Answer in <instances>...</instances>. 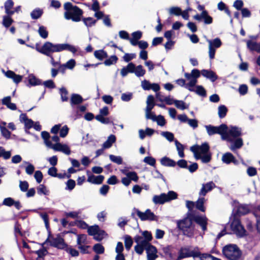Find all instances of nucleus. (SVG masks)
<instances>
[{
    "label": "nucleus",
    "mask_w": 260,
    "mask_h": 260,
    "mask_svg": "<svg viewBox=\"0 0 260 260\" xmlns=\"http://www.w3.org/2000/svg\"><path fill=\"white\" fill-rule=\"evenodd\" d=\"M65 12L64 17L67 20H72L74 22H79L83 14V11L76 6H73L70 2L66 3L63 5Z\"/></svg>",
    "instance_id": "obj_1"
},
{
    "label": "nucleus",
    "mask_w": 260,
    "mask_h": 260,
    "mask_svg": "<svg viewBox=\"0 0 260 260\" xmlns=\"http://www.w3.org/2000/svg\"><path fill=\"white\" fill-rule=\"evenodd\" d=\"M178 228L183 232V235L188 237L194 235V226L192 224L191 219L188 216L181 220L177 221Z\"/></svg>",
    "instance_id": "obj_2"
},
{
    "label": "nucleus",
    "mask_w": 260,
    "mask_h": 260,
    "mask_svg": "<svg viewBox=\"0 0 260 260\" xmlns=\"http://www.w3.org/2000/svg\"><path fill=\"white\" fill-rule=\"evenodd\" d=\"M201 252L198 247H192L189 246L181 247L178 251V256L176 260H181L182 259L193 257H201Z\"/></svg>",
    "instance_id": "obj_3"
},
{
    "label": "nucleus",
    "mask_w": 260,
    "mask_h": 260,
    "mask_svg": "<svg viewBox=\"0 0 260 260\" xmlns=\"http://www.w3.org/2000/svg\"><path fill=\"white\" fill-rule=\"evenodd\" d=\"M241 135L242 129L241 128L235 126H228V128L222 135V140H226L228 142H233L235 139L240 137Z\"/></svg>",
    "instance_id": "obj_4"
},
{
    "label": "nucleus",
    "mask_w": 260,
    "mask_h": 260,
    "mask_svg": "<svg viewBox=\"0 0 260 260\" xmlns=\"http://www.w3.org/2000/svg\"><path fill=\"white\" fill-rule=\"evenodd\" d=\"M223 255L230 260H237L241 256V252L236 245L230 244L223 248Z\"/></svg>",
    "instance_id": "obj_5"
},
{
    "label": "nucleus",
    "mask_w": 260,
    "mask_h": 260,
    "mask_svg": "<svg viewBox=\"0 0 260 260\" xmlns=\"http://www.w3.org/2000/svg\"><path fill=\"white\" fill-rule=\"evenodd\" d=\"M177 194L174 191H169L167 193H162L160 195H155L152 198L154 204H164L177 198Z\"/></svg>",
    "instance_id": "obj_6"
},
{
    "label": "nucleus",
    "mask_w": 260,
    "mask_h": 260,
    "mask_svg": "<svg viewBox=\"0 0 260 260\" xmlns=\"http://www.w3.org/2000/svg\"><path fill=\"white\" fill-rule=\"evenodd\" d=\"M49 45L50 48V53L66 50L75 54L77 51V48L75 46L68 43L54 44L50 42Z\"/></svg>",
    "instance_id": "obj_7"
},
{
    "label": "nucleus",
    "mask_w": 260,
    "mask_h": 260,
    "mask_svg": "<svg viewBox=\"0 0 260 260\" xmlns=\"http://www.w3.org/2000/svg\"><path fill=\"white\" fill-rule=\"evenodd\" d=\"M201 72L198 69H193L190 73H185V77L189 81L185 86V88L189 90H192V87L195 86L197 82L198 78L200 76Z\"/></svg>",
    "instance_id": "obj_8"
},
{
    "label": "nucleus",
    "mask_w": 260,
    "mask_h": 260,
    "mask_svg": "<svg viewBox=\"0 0 260 260\" xmlns=\"http://www.w3.org/2000/svg\"><path fill=\"white\" fill-rule=\"evenodd\" d=\"M205 127L209 136H211L215 134H219L221 135V139H222V135L228 128V126L225 124H221L218 126L209 124L205 125Z\"/></svg>",
    "instance_id": "obj_9"
},
{
    "label": "nucleus",
    "mask_w": 260,
    "mask_h": 260,
    "mask_svg": "<svg viewBox=\"0 0 260 260\" xmlns=\"http://www.w3.org/2000/svg\"><path fill=\"white\" fill-rule=\"evenodd\" d=\"M230 227L233 233L238 237H242L245 235L246 231L238 219L234 218L231 223Z\"/></svg>",
    "instance_id": "obj_10"
},
{
    "label": "nucleus",
    "mask_w": 260,
    "mask_h": 260,
    "mask_svg": "<svg viewBox=\"0 0 260 260\" xmlns=\"http://www.w3.org/2000/svg\"><path fill=\"white\" fill-rule=\"evenodd\" d=\"M207 41L209 44V58L210 59H212L214 58L216 49L221 46L222 42L218 38L212 40L208 39Z\"/></svg>",
    "instance_id": "obj_11"
},
{
    "label": "nucleus",
    "mask_w": 260,
    "mask_h": 260,
    "mask_svg": "<svg viewBox=\"0 0 260 260\" xmlns=\"http://www.w3.org/2000/svg\"><path fill=\"white\" fill-rule=\"evenodd\" d=\"M146 107L145 109V118L148 119L155 113L152 112V110L156 105L154 102V98L152 95H149L146 100Z\"/></svg>",
    "instance_id": "obj_12"
},
{
    "label": "nucleus",
    "mask_w": 260,
    "mask_h": 260,
    "mask_svg": "<svg viewBox=\"0 0 260 260\" xmlns=\"http://www.w3.org/2000/svg\"><path fill=\"white\" fill-rule=\"evenodd\" d=\"M134 211L142 221L156 220V216L150 209H147L144 212L140 211L139 209L134 208Z\"/></svg>",
    "instance_id": "obj_13"
},
{
    "label": "nucleus",
    "mask_w": 260,
    "mask_h": 260,
    "mask_svg": "<svg viewBox=\"0 0 260 260\" xmlns=\"http://www.w3.org/2000/svg\"><path fill=\"white\" fill-rule=\"evenodd\" d=\"M190 150L195 154L202 155L210 153L209 151V146L207 143H204L201 145H193L190 147Z\"/></svg>",
    "instance_id": "obj_14"
},
{
    "label": "nucleus",
    "mask_w": 260,
    "mask_h": 260,
    "mask_svg": "<svg viewBox=\"0 0 260 260\" xmlns=\"http://www.w3.org/2000/svg\"><path fill=\"white\" fill-rule=\"evenodd\" d=\"M193 19L199 22L204 21L205 24H210L213 22V19L207 11H203L201 14H197L193 16Z\"/></svg>",
    "instance_id": "obj_15"
},
{
    "label": "nucleus",
    "mask_w": 260,
    "mask_h": 260,
    "mask_svg": "<svg viewBox=\"0 0 260 260\" xmlns=\"http://www.w3.org/2000/svg\"><path fill=\"white\" fill-rule=\"evenodd\" d=\"M192 218L201 227L204 232L207 230L208 218L205 216L194 215Z\"/></svg>",
    "instance_id": "obj_16"
},
{
    "label": "nucleus",
    "mask_w": 260,
    "mask_h": 260,
    "mask_svg": "<svg viewBox=\"0 0 260 260\" xmlns=\"http://www.w3.org/2000/svg\"><path fill=\"white\" fill-rule=\"evenodd\" d=\"M216 187L215 183L213 181L207 182L202 184V187L199 192L200 196L204 197L207 193L212 190V189Z\"/></svg>",
    "instance_id": "obj_17"
},
{
    "label": "nucleus",
    "mask_w": 260,
    "mask_h": 260,
    "mask_svg": "<svg viewBox=\"0 0 260 260\" xmlns=\"http://www.w3.org/2000/svg\"><path fill=\"white\" fill-rule=\"evenodd\" d=\"M147 253V260H155L157 257V250L156 248L152 245H150L145 249Z\"/></svg>",
    "instance_id": "obj_18"
},
{
    "label": "nucleus",
    "mask_w": 260,
    "mask_h": 260,
    "mask_svg": "<svg viewBox=\"0 0 260 260\" xmlns=\"http://www.w3.org/2000/svg\"><path fill=\"white\" fill-rule=\"evenodd\" d=\"M53 150L56 151L61 152L66 155H70L71 152L70 148L68 145L60 143L55 144V146L53 147Z\"/></svg>",
    "instance_id": "obj_19"
},
{
    "label": "nucleus",
    "mask_w": 260,
    "mask_h": 260,
    "mask_svg": "<svg viewBox=\"0 0 260 260\" xmlns=\"http://www.w3.org/2000/svg\"><path fill=\"white\" fill-rule=\"evenodd\" d=\"M201 74L203 76L209 79L212 82L215 81L218 78V76L215 73L210 70H202L201 71Z\"/></svg>",
    "instance_id": "obj_20"
},
{
    "label": "nucleus",
    "mask_w": 260,
    "mask_h": 260,
    "mask_svg": "<svg viewBox=\"0 0 260 260\" xmlns=\"http://www.w3.org/2000/svg\"><path fill=\"white\" fill-rule=\"evenodd\" d=\"M5 75L7 78L12 79L16 84L20 83L23 78L22 76L17 75L14 72L10 70L5 72Z\"/></svg>",
    "instance_id": "obj_21"
},
{
    "label": "nucleus",
    "mask_w": 260,
    "mask_h": 260,
    "mask_svg": "<svg viewBox=\"0 0 260 260\" xmlns=\"http://www.w3.org/2000/svg\"><path fill=\"white\" fill-rule=\"evenodd\" d=\"M246 42L247 47L249 50L260 53V43H258L252 40H247Z\"/></svg>",
    "instance_id": "obj_22"
},
{
    "label": "nucleus",
    "mask_w": 260,
    "mask_h": 260,
    "mask_svg": "<svg viewBox=\"0 0 260 260\" xmlns=\"http://www.w3.org/2000/svg\"><path fill=\"white\" fill-rule=\"evenodd\" d=\"M222 160L226 164H229L231 162H233L235 165L238 164V161L236 159L234 155L230 152L224 153L222 156Z\"/></svg>",
    "instance_id": "obj_23"
},
{
    "label": "nucleus",
    "mask_w": 260,
    "mask_h": 260,
    "mask_svg": "<svg viewBox=\"0 0 260 260\" xmlns=\"http://www.w3.org/2000/svg\"><path fill=\"white\" fill-rule=\"evenodd\" d=\"M27 79L28 83L27 84V86L31 87L37 85H40L42 84V81L39 79L37 78L34 74H29Z\"/></svg>",
    "instance_id": "obj_24"
},
{
    "label": "nucleus",
    "mask_w": 260,
    "mask_h": 260,
    "mask_svg": "<svg viewBox=\"0 0 260 260\" xmlns=\"http://www.w3.org/2000/svg\"><path fill=\"white\" fill-rule=\"evenodd\" d=\"M50 42H45L41 48L38 47V45H36V49L40 53L43 54L46 56H50Z\"/></svg>",
    "instance_id": "obj_25"
},
{
    "label": "nucleus",
    "mask_w": 260,
    "mask_h": 260,
    "mask_svg": "<svg viewBox=\"0 0 260 260\" xmlns=\"http://www.w3.org/2000/svg\"><path fill=\"white\" fill-rule=\"evenodd\" d=\"M132 38L129 39V41L132 45L135 46H137L139 40L142 37V32L141 31H136L132 34Z\"/></svg>",
    "instance_id": "obj_26"
},
{
    "label": "nucleus",
    "mask_w": 260,
    "mask_h": 260,
    "mask_svg": "<svg viewBox=\"0 0 260 260\" xmlns=\"http://www.w3.org/2000/svg\"><path fill=\"white\" fill-rule=\"evenodd\" d=\"M104 179V176L103 175L94 176L93 175H89L87 178V181L92 184H100L102 183Z\"/></svg>",
    "instance_id": "obj_27"
},
{
    "label": "nucleus",
    "mask_w": 260,
    "mask_h": 260,
    "mask_svg": "<svg viewBox=\"0 0 260 260\" xmlns=\"http://www.w3.org/2000/svg\"><path fill=\"white\" fill-rule=\"evenodd\" d=\"M83 102L82 97L76 93H73L71 95L70 100V104L71 107L76 106V105L81 104Z\"/></svg>",
    "instance_id": "obj_28"
},
{
    "label": "nucleus",
    "mask_w": 260,
    "mask_h": 260,
    "mask_svg": "<svg viewBox=\"0 0 260 260\" xmlns=\"http://www.w3.org/2000/svg\"><path fill=\"white\" fill-rule=\"evenodd\" d=\"M232 143L230 148V149L234 151L235 150L241 148L243 145V139L241 138H238L235 139Z\"/></svg>",
    "instance_id": "obj_29"
},
{
    "label": "nucleus",
    "mask_w": 260,
    "mask_h": 260,
    "mask_svg": "<svg viewBox=\"0 0 260 260\" xmlns=\"http://www.w3.org/2000/svg\"><path fill=\"white\" fill-rule=\"evenodd\" d=\"M148 119H151L154 122H156L158 125L164 126L166 124V121L164 117L161 115L156 116L155 114L152 115Z\"/></svg>",
    "instance_id": "obj_30"
},
{
    "label": "nucleus",
    "mask_w": 260,
    "mask_h": 260,
    "mask_svg": "<svg viewBox=\"0 0 260 260\" xmlns=\"http://www.w3.org/2000/svg\"><path fill=\"white\" fill-rule=\"evenodd\" d=\"M135 241L137 243V244L144 247L145 249L150 245H151V244H150L148 241L146 240L144 237L140 236H136L135 237Z\"/></svg>",
    "instance_id": "obj_31"
},
{
    "label": "nucleus",
    "mask_w": 260,
    "mask_h": 260,
    "mask_svg": "<svg viewBox=\"0 0 260 260\" xmlns=\"http://www.w3.org/2000/svg\"><path fill=\"white\" fill-rule=\"evenodd\" d=\"M11 96H8L5 97L2 99V102L3 105H5L10 110H15L17 109V107L15 104L11 102Z\"/></svg>",
    "instance_id": "obj_32"
},
{
    "label": "nucleus",
    "mask_w": 260,
    "mask_h": 260,
    "mask_svg": "<svg viewBox=\"0 0 260 260\" xmlns=\"http://www.w3.org/2000/svg\"><path fill=\"white\" fill-rule=\"evenodd\" d=\"M194 157L196 160L201 159L202 162L204 164L208 163L211 159V153H206L202 155L195 154Z\"/></svg>",
    "instance_id": "obj_33"
},
{
    "label": "nucleus",
    "mask_w": 260,
    "mask_h": 260,
    "mask_svg": "<svg viewBox=\"0 0 260 260\" xmlns=\"http://www.w3.org/2000/svg\"><path fill=\"white\" fill-rule=\"evenodd\" d=\"M133 71V73H135V75L138 77H143L146 73V71L142 65L136 66L134 64V68Z\"/></svg>",
    "instance_id": "obj_34"
},
{
    "label": "nucleus",
    "mask_w": 260,
    "mask_h": 260,
    "mask_svg": "<svg viewBox=\"0 0 260 260\" xmlns=\"http://www.w3.org/2000/svg\"><path fill=\"white\" fill-rule=\"evenodd\" d=\"M160 161L161 165L166 167H175L176 165L174 160L167 156L162 157Z\"/></svg>",
    "instance_id": "obj_35"
},
{
    "label": "nucleus",
    "mask_w": 260,
    "mask_h": 260,
    "mask_svg": "<svg viewBox=\"0 0 260 260\" xmlns=\"http://www.w3.org/2000/svg\"><path fill=\"white\" fill-rule=\"evenodd\" d=\"M134 68V63L133 62L129 63L126 67L121 69L120 74L124 77H125L128 73H133V69Z\"/></svg>",
    "instance_id": "obj_36"
},
{
    "label": "nucleus",
    "mask_w": 260,
    "mask_h": 260,
    "mask_svg": "<svg viewBox=\"0 0 260 260\" xmlns=\"http://www.w3.org/2000/svg\"><path fill=\"white\" fill-rule=\"evenodd\" d=\"M192 90H190V91L194 92L196 93H197L198 95L205 97L206 96V91L205 89L202 86V85H197L196 86H192Z\"/></svg>",
    "instance_id": "obj_37"
},
{
    "label": "nucleus",
    "mask_w": 260,
    "mask_h": 260,
    "mask_svg": "<svg viewBox=\"0 0 260 260\" xmlns=\"http://www.w3.org/2000/svg\"><path fill=\"white\" fill-rule=\"evenodd\" d=\"M116 141V137L114 135H110L107 140L103 143V149H108L110 148L112 144Z\"/></svg>",
    "instance_id": "obj_38"
},
{
    "label": "nucleus",
    "mask_w": 260,
    "mask_h": 260,
    "mask_svg": "<svg viewBox=\"0 0 260 260\" xmlns=\"http://www.w3.org/2000/svg\"><path fill=\"white\" fill-rule=\"evenodd\" d=\"M6 122H3L0 124V130L2 136L6 139H9L11 136V132L5 127Z\"/></svg>",
    "instance_id": "obj_39"
},
{
    "label": "nucleus",
    "mask_w": 260,
    "mask_h": 260,
    "mask_svg": "<svg viewBox=\"0 0 260 260\" xmlns=\"http://www.w3.org/2000/svg\"><path fill=\"white\" fill-rule=\"evenodd\" d=\"M94 57L100 60H103L108 57L107 53L103 49L96 50L94 52Z\"/></svg>",
    "instance_id": "obj_40"
},
{
    "label": "nucleus",
    "mask_w": 260,
    "mask_h": 260,
    "mask_svg": "<svg viewBox=\"0 0 260 260\" xmlns=\"http://www.w3.org/2000/svg\"><path fill=\"white\" fill-rule=\"evenodd\" d=\"M161 250L164 253L166 257H168L170 259L173 258V255L172 254V246L171 245H168L166 246H161Z\"/></svg>",
    "instance_id": "obj_41"
},
{
    "label": "nucleus",
    "mask_w": 260,
    "mask_h": 260,
    "mask_svg": "<svg viewBox=\"0 0 260 260\" xmlns=\"http://www.w3.org/2000/svg\"><path fill=\"white\" fill-rule=\"evenodd\" d=\"M205 202V199L204 197L199 198L198 200L194 202L195 203V207L197 209L199 210L202 212L205 211V208L204 206V203Z\"/></svg>",
    "instance_id": "obj_42"
},
{
    "label": "nucleus",
    "mask_w": 260,
    "mask_h": 260,
    "mask_svg": "<svg viewBox=\"0 0 260 260\" xmlns=\"http://www.w3.org/2000/svg\"><path fill=\"white\" fill-rule=\"evenodd\" d=\"M52 245L55 247L63 249L67 247V245L65 244L64 240L62 238H55L53 240Z\"/></svg>",
    "instance_id": "obj_43"
},
{
    "label": "nucleus",
    "mask_w": 260,
    "mask_h": 260,
    "mask_svg": "<svg viewBox=\"0 0 260 260\" xmlns=\"http://www.w3.org/2000/svg\"><path fill=\"white\" fill-rule=\"evenodd\" d=\"M77 243L78 246L88 244L87 235L85 234H77Z\"/></svg>",
    "instance_id": "obj_44"
},
{
    "label": "nucleus",
    "mask_w": 260,
    "mask_h": 260,
    "mask_svg": "<svg viewBox=\"0 0 260 260\" xmlns=\"http://www.w3.org/2000/svg\"><path fill=\"white\" fill-rule=\"evenodd\" d=\"M43 13V11L42 9L37 8L34 9L30 13V16L32 19H38L41 17Z\"/></svg>",
    "instance_id": "obj_45"
},
{
    "label": "nucleus",
    "mask_w": 260,
    "mask_h": 260,
    "mask_svg": "<svg viewBox=\"0 0 260 260\" xmlns=\"http://www.w3.org/2000/svg\"><path fill=\"white\" fill-rule=\"evenodd\" d=\"M72 111L71 114V117L73 120H76L80 118L82 116L81 113L79 111L77 106L72 107Z\"/></svg>",
    "instance_id": "obj_46"
},
{
    "label": "nucleus",
    "mask_w": 260,
    "mask_h": 260,
    "mask_svg": "<svg viewBox=\"0 0 260 260\" xmlns=\"http://www.w3.org/2000/svg\"><path fill=\"white\" fill-rule=\"evenodd\" d=\"M228 108L225 106L221 105L218 108V115L220 118L222 119L225 117L227 112Z\"/></svg>",
    "instance_id": "obj_47"
},
{
    "label": "nucleus",
    "mask_w": 260,
    "mask_h": 260,
    "mask_svg": "<svg viewBox=\"0 0 260 260\" xmlns=\"http://www.w3.org/2000/svg\"><path fill=\"white\" fill-rule=\"evenodd\" d=\"M38 32L40 36L44 39H46L48 36V31L47 30V28L43 25H40Z\"/></svg>",
    "instance_id": "obj_48"
},
{
    "label": "nucleus",
    "mask_w": 260,
    "mask_h": 260,
    "mask_svg": "<svg viewBox=\"0 0 260 260\" xmlns=\"http://www.w3.org/2000/svg\"><path fill=\"white\" fill-rule=\"evenodd\" d=\"M175 144L179 156L183 158L184 157V146L183 145L181 144L180 142H179L177 140H175Z\"/></svg>",
    "instance_id": "obj_49"
},
{
    "label": "nucleus",
    "mask_w": 260,
    "mask_h": 260,
    "mask_svg": "<svg viewBox=\"0 0 260 260\" xmlns=\"http://www.w3.org/2000/svg\"><path fill=\"white\" fill-rule=\"evenodd\" d=\"M13 22V20L12 19V18L10 16H3L2 24L6 28H8L9 27H10Z\"/></svg>",
    "instance_id": "obj_50"
},
{
    "label": "nucleus",
    "mask_w": 260,
    "mask_h": 260,
    "mask_svg": "<svg viewBox=\"0 0 260 260\" xmlns=\"http://www.w3.org/2000/svg\"><path fill=\"white\" fill-rule=\"evenodd\" d=\"M236 212L239 215H244L248 213L249 209L246 205H241L238 207Z\"/></svg>",
    "instance_id": "obj_51"
},
{
    "label": "nucleus",
    "mask_w": 260,
    "mask_h": 260,
    "mask_svg": "<svg viewBox=\"0 0 260 260\" xmlns=\"http://www.w3.org/2000/svg\"><path fill=\"white\" fill-rule=\"evenodd\" d=\"M118 60V57L116 55H112L108 59H106L104 63L106 66H110L112 64H115Z\"/></svg>",
    "instance_id": "obj_52"
},
{
    "label": "nucleus",
    "mask_w": 260,
    "mask_h": 260,
    "mask_svg": "<svg viewBox=\"0 0 260 260\" xmlns=\"http://www.w3.org/2000/svg\"><path fill=\"white\" fill-rule=\"evenodd\" d=\"M82 21L84 22V24L87 27H91L93 25H94L96 20L94 19L92 17H87V18H84L82 19Z\"/></svg>",
    "instance_id": "obj_53"
},
{
    "label": "nucleus",
    "mask_w": 260,
    "mask_h": 260,
    "mask_svg": "<svg viewBox=\"0 0 260 260\" xmlns=\"http://www.w3.org/2000/svg\"><path fill=\"white\" fill-rule=\"evenodd\" d=\"M100 229V227L97 225H94L92 226H89L88 228L87 232L88 234L90 236H93V237L96 235L97 232L99 231Z\"/></svg>",
    "instance_id": "obj_54"
},
{
    "label": "nucleus",
    "mask_w": 260,
    "mask_h": 260,
    "mask_svg": "<svg viewBox=\"0 0 260 260\" xmlns=\"http://www.w3.org/2000/svg\"><path fill=\"white\" fill-rule=\"evenodd\" d=\"M107 235L106 232L101 230V229L99 230V231L97 232L96 235L93 237V239L97 241H101L102 240L104 237Z\"/></svg>",
    "instance_id": "obj_55"
},
{
    "label": "nucleus",
    "mask_w": 260,
    "mask_h": 260,
    "mask_svg": "<svg viewBox=\"0 0 260 260\" xmlns=\"http://www.w3.org/2000/svg\"><path fill=\"white\" fill-rule=\"evenodd\" d=\"M160 135L163 137L165 138L168 141L171 142L174 141V134L170 132H161Z\"/></svg>",
    "instance_id": "obj_56"
},
{
    "label": "nucleus",
    "mask_w": 260,
    "mask_h": 260,
    "mask_svg": "<svg viewBox=\"0 0 260 260\" xmlns=\"http://www.w3.org/2000/svg\"><path fill=\"white\" fill-rule=\"evenodd\" d=\"M93 251L98 254H103L105 251V248L100 243L95 244L93 247Z\"/></svg>",
    "instance_id": "obj_57"
},
{
    "label": "nucleus",
    "mask_w": 260,
    "mask_h": 260,
    "mask_svg": "<svg viewBox=\"0 0 260 260\" xmlns=\"http://www.w3.org/2000/svg\"><path fill=\"white\" fill-rule=\"evenodd\" d=\"M175 106L180 110H183L188 108V105H187L183 101L176 100Z\"/></svg>",
    "instance_id": "obj_58"
},
{
    "label": "nucleus",
    "mask_w": 260,
    "mask_h": 260,
    "mask_svg": "<svg viewBox=\"0 0 260 260\" xmlns=\"http://www.w3.org/2000/svg\"><path fill=\"white\" fill-rule=\"evenodd\" d=\"M133 243V242L132 238L129 236H125L124 237V244L127 250H129L131 249Z\"/></svg>",
    "instance_id": "obj_59"
},
{
    "label": "nucleus",
    "mask_w": 260,
    "mask_h": 260,
    "mask_svg": "<svg viewBox=\"0 0 260 260\" xmlns=\"http://www.w3.org/2000/svg\"><path fill=\"white\" fill-rule=\"evenodd\" d=\"M110 160L117 165H121L122 164V158L120 156H116L113 154L109 155Z\"/></svg>",
    "instance_id": "obj_60"
},
{
    "label": "nucleus",
    "mask_w": 260,
    "mask_h": 260,
    "mask_svg": "<svg viewBox=\"0 0 260 260\" xmlns=\"http://www.w3.org/2000/svg\"><path fill=\"white\" fill-rule=\"evenodd\" d=\"M11 155L10 151H6L3 147H0V157H3L5 159H9Z\"/></svg>",
    "instance_id": "obj_61"
},
{
    "label": "nucleus",
    "mask_w": 260,
    "mask_h": 260,
    "mask_svg": "<svg viewBox=\"0 0 260 260\" xmlns=\"http://www.w3.org/2000/svg\"><path fill=\"white\" fill-rule=\"evenodd\" d=\"M195 207V203L190 201H186V207L188 209V211L187 213L188 216L191 215V212Z\"/></svg>",
    "instance_id": "obj_62"
},
{
    "label": "nucleus",
    "mask_w": 260,
    "mask_h": 260,
    "mask_svg": "<svg viewBox=\"0 0 260 260\" xmlns=\"http://www.w3.org/2000/svg\"><path fill=\"white\" fill-rule=\"evenodd\" d=\"M24 164L27 165V166L25 167V172L28 175H32L35 171L34 166L27 161H24Z\"/></svg>",
    "instance_id": "obj_63"
},
{
    "label": "nucleus",
    "mask_w": 260,
    "mask_h": 260,
    "mask_svg": "<svg viewBox=\"0 0 260 260\" xmlns=\"http://www.w3.org/2000/svg\"><path fill=\"white\" fill-rule=\"evenodd\" d=\"M37 192L39 194L48 195L49 194V190H47L46 186L43 184H41L37 188Z\"/></svg>",
    "instance_id": "obj_64"
}]
</instances>
